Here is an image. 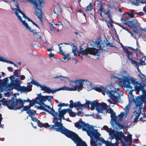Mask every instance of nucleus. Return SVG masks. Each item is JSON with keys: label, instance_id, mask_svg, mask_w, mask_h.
Masks as SVG:
<instances>
[{"label": "nucleus", "instance_id": "2f4dec72", "mask_svg": "<svg viewBox=\"0 0 146 146\" xmlns=\"http://www.w3.org/2000/svg\"><path fill=\"white\" fill-rule=\"evenodd\" d=\"M77 44L75 42H73L72 43H60V44H58V46H60V45H71V46H76V45Z\"/></svg>", "mask_w": 146, "mask_h": 146}, {"label": "nucleus", "instance_id": "c03bdc74", "mask_svg": "<svg viewBox=\"0 0 146 146\" xmlns=\"http://www.w3.org/2000/svg\"><path fill=\"white\" fill-rule=\"evenodd\" d=\"M110 10H108L107 11H106V13H104L105 14L107 15L108 16V17H110Z\"/></svg>", "mask_w": 146, "mask_h": 146}, {"label": "nucleus", "instance_id": "c9c22d12", "mask_svg": "<svg viewBox=\"0 0 146 146\" xmlns=\"http://www.w3.org/2000/svg\"><path fill=\"white\" fill-rule=\"evenodd\" d=\"M92 4L91 3H90L86 7V12H87L88 11H90L92 10Z\"/></svg>", "mask_w": 146, "mask_h": 146}, {"label": "nucleus", "instance_id": "774afa93", "mask_svg": "<svg viewBox=\"0 0 146 146\" xmlns=\"http://www.w3.org/2000/svg\"><path fill=\"white\" fill-rule=\"evenodd\" d=\"M74 33L76 35H79V33L76 32H74Z\"/></svg>", "mask_w": 146, "mask_h": 146}, {"label": "nucleus", "instance_id": "4c0bfd02", "mask_svg": "<svg viewBox=\"0 0 146 146\" xmlns=\"http://www.w3.org/2000/svg\"><path fill=\"white\" fill-rule=\"evenodd\" d=\"M14 74L15 76L18 77L19 76V75L21 74V73L18 70H16L15 71V72H14Z\"/></svg>", "mask_w": 146, "mask_h": 146}, {"label": "nucleus", "instance_id": "603ef678", "mask_svg": "<svg viewBox=\"0 0 146 146\" xmlns=\"http://www.w3.org/2000/svg\"><path fill=\"white\" fill-rule=\"evenodd\" d=\"M15 6L17 7V9H18L19 10V11H21L20 8L19 7V5L17 3L15 4Z\"/></svg>", "mask_w": 146, "mask_h": 146}, {"label": "nucleus", "instance_id": "864d4df0", "mask_svg": "<svg viewBox=\"0 0 146 146\" xmlns=\"http://www.w3.org/2000/svg\"><path fill=\"white\" fill-rule=\"evenodd\" d=\"M106 22L108 23L111 27L112 26V22L111 21H107Z\"/></svg>", "mask_w": 146, "mask_h": 146}, {"label": "nucleus", "instance_id": "aec40b11", "mask_svg": "<svg viewBox=\"0 0 146 146\" xmlns=\"http://www.w3.org/2000/svg\"><path fill=\"white\" fill-rule=\"evenodd\" d=\"M134 1H131L132 4L138 6L139 5V3H141L142 4H145V5L143 7V11L145 12L146 13V3L145 1H140L139 0H134Z\"/></svg>", "mask_w": 146, "mask_h": 146}, {"label": "nucleus", "instance_id": "338daca9", "mask_svg": "<svg viewBox=\"0 0 146 146\" xmlns=\"http://www.w3.org/2000/svg\"><path fill=\"white\" fill-rule=\"evenodd\" d=\"M143 30L146 32V28H144L143 29Z\"/></svg>", "mask_w": 146, "mask_h": 146}, {"label": "nucleus", "instance_id": "09e8293b", "mask_svg": "<svg viewBox=\"0 0 146 146\" xmlns=\"http://www.w3.org/2000/svg\"><path fill=\"white\" fill-rule=\"evenodd\" d=\"M50 30L52 31H56V30L54 27L53 26H51L50 27Z\"/></svg>", "mask_w": 146, "mask_h": 146}, {"label": "nucleus", "instance_id": "473e14b6", "mask_svg": "<svg viewBox=\"0 0 146 146\" xmlns=\"http://www.w3.org/2000/svg\"><path fill=\"white\" fill-rule=\"evenodd\" d=\"M68 113L69 114V115L72 117H75L76 115H77V113H74L73 111H72V109L70 108V110L69 111V112H68Z\"/></svg>", "mask_w": 146, "mask_h": 146}, {"label": "nucleus", "instance_id": "bb28decb", "mask_svg": "<svg viewBox=\"0 0 146 146\" xmlns=\"http://www.w3.org/2000/svg\"><path fill=\"white\" fill-rule=\"evenodd\" d=\"M52 125H49L47 123H42L40 122L38 126L40 127H44L45 128H46L47 127H49V126H51V128H52Z\"/></svg>", "mask_w": 146, "mask_h": 146}, {"label": "nucleus", "instance_id": "f3484780", "mask_svg": "<svg viewBox=\"0 0 146 146\" xmlns=\"http://www.w3.org/2000/svg\"><path fill=\"white\" fill-rule=\"evenodd\" d=\"M38 94H40L41 95H41V94H37V96L36 97L35 99L34 100H33V102H34V103H32L31 102H32V101L31 100H31V104H33V105H30V103L29 102H28L29 103V106H23V107H24V110H25V111H27V113H28V112L29 111V110H30V107L31 106H34V104H37V103H36L35 102V99L37 98L38 96ZM38 104V105H39L40 106H41L42 107V110H43V108H45V106H44L43 105V106H41V105H39V104Z\"/></svg>", "mask_w": 146, "mask_h": 146}, {"label": "nucleus", "instance_id": "c85d7f7f", "mask_svg": "<svg viewBox=\"0 0 146 146\" xmlns=\"http://www.w3.org/2000/svg\"><path fill=\"white\" fill-rule=\"evenodd\" d=\"M95 90L99 92H102L104 90H105V88L103 86H102L100 87H96L94 88Z\"/></svg>", "mask_w": 146, "mask_h": 146}, {"label": "nucleus", "instance_id": "69168bd1", "mask_svg": "<svg viewBox=\"0 0 146 146\" xmlns=\"http://www.w3.org/2000/svg\"><path fill=\"white\" fill-rule=\"evenodd\" d=\"M34 25L36 27H38V29H39V27H38V25L36 23Z\"/></svg>", "mask_w": 146, "mask_h": 146}, {"label": "nucleus", "instance_id": "49530a36", "mask_svg": "<svg viewBox=\"0 0 146 146\" xmlns=\"http://www.w3.org/2000/svg\"><path fill=\"white\" fill-rule=\"evenodd\" d=\"M131 28H132L133 31L134 32H135V33H137V28L136 27H135L134 26V25L133 26V27H131Z\"/></svg>", "mask_w": 146, "mask_h": 146}, {"label": "nucleus", "instance_id": "a211bd4d", "mask_svg": "<svg viewBox=\"0 0 146 146\" xmlns=\"http://www.w3.org/2000/svg\"><path fill=\"white\" fill-rule=\"evenodd\" d=\"M129 97H130L131 98V99H129V104L126 106V107H125V114L127 115V113H128L129 112V108L130 106V104L129 102L131 101L132 100H134L133 98V96L132 95L131 93V92H129Z\"/></svg>", "mask_w": 146, "mask_h": 146}, {"label": "nucleus", "instance_id": "9b49d317", "mask_svg": "<svg viewBox=\"0 0 146 146\" xmlns=\"http://www.w3.org/2000/svg\"><path fill=\"white\" fill-rule=\"evenodd\" d=\"M78 91L82 90L84 88H86L88 91H90L93 88L92 83L87 80L78 78L77 82Z\"/></svg>", "mask_w": 146, "mask_h": 146}, {"label": "nucleus", "instance_id": "5701e85b", "mask_svg": "<svg viewBox=\"0 0 146 146\" xmlns=\"http://www.w3.org/2000/svg\"><path fill=\"white\" fill-rule=\"evenodd\" d=\"M64 54H62L64 56V57L63 60L62 61L64 62H67L70 59V58L68 57L70 55L68 53H64Z\"/></svg>", "mask_w": 146, "mask_h": 146}, {"label": "nucleus", "instance_id": "4d7b16f0", "mask_svg": "<svg viewBox=\"0 0 146 146\" xmlns=\"http://www.w3.org/2000/svg\"><path fill=\"white\" fill-rule=\"evenodd\" d=\"M7 69L9 71L11 72L13 70L12 68L10 67H8Z\"/></svg>", "mask_w": 146, "mask_h": 146}, {"label": "nucleus", "instance_id": "393cba45", "mask_svg": "<svg viewBox=\"0 0 146 146\" xmlns=\"http://www.w3.org/2000/svg\"><path fill=\"white\" fill-rule=\"evenodd\" d=\"M99 50H101L102 52H107L108 51V48L110 46H98Z\"/></svg>", "mask_w": 146, "mask_h": 146}, {"label": "nucleus", "instance_id": "0e129e2a", "mask_svg": "<svg viewBox=\"0 0 146 146\" xmlns=\"http://www.w3.org/2000/svg\"><path fill=\"white\" fill-rule=\"evenodd\" d=\"M118 11L119 12H121V9L119 8H118Z\"/></svg>", "mask_w": 146, "mask_h": 146}, {"label": "nucleus", "instance_id": "72a5a7b5", "mask_svg": "<svg viewBox=\"0 0 146 146\" xmlns=\"http://www.w3.org/2000/svg\"><path fill=\"white\" fill-rule=\"evenodd\" d=\"M31 120L33 121L36 122L37 123L38 125V126L39 124L40 123V121L39 120H38V119H37L36 117H34V116L33 117L31 116Z\"/></svg>", "mask_w": 146, "mask_h": 146}, {"label": "nucleus", "instance_id": "3c124183", "mask_svg": "<svg viewBox=\"0 0 146 146\" xmlns=\"http://www.w3.org/2000/svg\"><path fill=\"white\" fill-rule=\"evenodd\" d=\"M61 76V75L53 77V78L54 79H59L60 80Z\"/></svg>", "mask_w": 146, "mask_h": 146}, {"label": "nucleus", "instance_id": "a878e982", "mask_svg": "<svg viewBox=\"0 0 146 146\" xmlns=\"http://www.w3.org/2000/svg\"><path fill=\"white\" fill-rule=\"evenodd\" d=\"M0 61L5 62L7 63H10L11 64H13L15 65V66H16L15 63L11 61H10L8 60H6L5 58L0 56Z\"/></svg>", "mask_w": 146, "mask_h": 146}, {"label": "nucleus", "instance_id": "9d476101", "mask_svg": "<svg viewBox=\"0 0 146 146\" xmlns=\"http://www.w3.org/2000/svg\"><path fill=\"white\" fill-rule=\"evenodd\" d=\"M81 48V52L83 55L87 56L88 54H90L94 56V60H97L99 57L100 51L98 46H96V48H89L88 46H82Z\"/></svg>", "mask_w": 146, "mask_h": 146}, {"label": "nucleus", "instance_id": "c756f323", "mask_svg": "<svg viewBox=\"0 0 146 146\" xmlns=\"http://www.w3.org/2000/svg\"><path fill=\"white\" fill-rule=\"evenodd\" d=\"M126 114H125V112H121L120 114L118 115L119 119L120 121H121L124 117H125L126 115Z\"/></svg>", "mask_w": 146, "mask_h": 146}, {"label": "nucleus", "instance_id": "6ab92c4d", "mask_svg": "<svg viewBox=\"0 0 146 146\" xmlns=\"http://www.w3.org/2000/svg\"><path fill=\"white\" fill-rule=\"evenodd\" d=\"M82 47V46H81L80 48V51L79 52V49L76 47V46H73L72 50V52L73 53L74 55L79 56L80 54H83L81 52V48Z\"/></svg>", "mask_w": 146, "mask_h": 146}, {"label": "nucleus", "instance_id": "6e6d98bb", "mask_svg": "<svg viewBox=\"0 0 146 146\" xmlns=\"http://www.w3.org/2000/svg\"><path fill=\"white\" fill-rule=\"evenodd\" d=\"M108 102L110 103V106L111 107H113L114 106V104L113 103H111V101L110 100H108Z\"/></svg>", "mask_w": 146, "mask_h": 146}, {"label": "nucleus", "instance_id": "5fc2aeb1", "mask_svg": "<svg viewBox=\"0 0 146 146\" xmlns=\"http://www.w3.org/2000/svg\"><path fill=\"white\" fill-rule=\"evenodd\" d=\"M138 14L139 15H140V16H143V15H144V13L142 12H139L138 13Z\"/></svg>", "mask_w": 146, "mask_h": 146}, {"label": "nucleus", "instance_id": "dca6fc26", "mask_svg": "<svg viewBox=\"0 0 146 146\" xmlns=\"http://www.w3.org/2000/svg\"><path fill=\"white\" fill-rule=\"evenodd\" d=\"M23 25L25 26L26 29L29 30V31L31 32H32L33 33V35L35 36H36L37 38H41V36L38 34L35 30H33L29 26L27 23H26Z\"/></svg>", "mask_w": 146, "mask_h": 146}, {"label": "nucleus", "instance_id": "ddd939ff", "mask_svg": "<svg viewBox=\"0 0 146 146\" xmlns=\"http://www.w3.org/2000/svg\"><path fill=\"white\" fill-rule=\"evenodd\" d=\"M102 41V38L101 37H100L95 41H91L90 42H89L88 45H90V46H100V44L102 45L105 44L106 46H113L112 44L108 41L106 38H105L102 44H101Z\"/></svg>", "mask_w": 146, "mask_h": 146}, {"label": "nucleus", "instance_id": "58836bf2", "mask_svg": "<svg viewBox=\"0 0 146 146\" xmlns=\"http://www.w3.org/2000/svg\"><path fill=\"white\" fill-rule=\"evenodd\" d=\"M119 26L121 27L123 29H125V30H126L128 33H129L131 35V36L132 37H134L133 35V33H131L127 29L125 28L124 27H123L122 25H120Z\"/></svg>", "mask_w": 146, "mask_h": 146}, {"label": "nucleus", "instance_id": "f8f14e48", "mask_svg": "<svg viewBox=\"0 0 146 146\" xmlns=\"http://www.w3.org/2000/svg\"><path fill=\"white\" fill-rule=\"evenodd\" d=\"M70 135L69 137H67L71 139L76 144L77 146H87L85 142L82 141L76 133H73Z\"/></svg>", "mask_w": 146, "mask_h": 146}, {"label": "nucleus", "instance_id": "20e7f679", "mask_svg": "<svg viewBox=\"0 0 146 146\" xmlns=\"http://www.w3.org/2000/svg\"><path fill=\"white\" fill-rule=\"evenodd\" d=\"M139 82L142 85L140 89L139 90H131L130 91V92L131 93L132 91H135L136 94H138L139 91L141 90L143 94V95H142L141 97L137 96L134 100L135 105L134 107V109L135 110L133 112L131 118V119L133 120V121L135 122L138 120L141 113V110L143 107V102H145L146 103V91L143 88L144 84L141 82Z\"/></svg>", "mask_w": 146, "mask_h": 146}, {"label": "nucleus", "instance_id": "8fccbe9b", "mask_svg": "<svg viewBox=\"0 0 146 146\" xmlns=\"http://www.w3.org/2000/svg\"><path fill=\"white\" fill-rule=\"evenodd\" d=\"M20 79L21 80H23L25 78V76L23 75H22L20 76Z\"/></svg>", "mask_w": 146, "mask_h": 146}, {"label": "nucleus", "instance_id": "de8ad7c7", "mask_svg": "<svg viewBox=\"0 0 146 146\" xmlns=\"http://www.w3.org/2000/svg\"><path fill=\"white\" fill-rule=\"evenodd\" d=\"M57 24L58 25H61V26L60 27V28L61 29V30H62L63 27V25L62 23L58 21V24Z\"/></svg>", "mask_w": 146, "mask_h": 146}, {"label": "nucleus", "instance_id": "1a4fd4ad", "mask_svg": "<svg viewBox=\"0 0 146 146\" xmlns=\"http://www.w3.org/2000/svg\"><path fill=\"white\" fill-rule=\"evenodd\" d=\"M109 87L110 89H112L113 88L114 90L111 91H106V94L115 101L119 102H121L122 101L121 100L120 97L121 94L119 93V92H117L119 90V84L116 83H111V84L109 86Z\"/></svg>", "mask_w": 146, "mask_h": 146}, {"label": "nucleus", "instance_id": "b1692460", "mask_svg": "<svg viewBox=\"0 0 146 146\" xmlns=\"http://www.w3.org/2000/svg\"><path fill=\"white\" fill-rule=\"evenodd\" d=\"M124 23L125 24L127 25L130 28L133 27L134 25L132 21L128 20L125 21Z\"/></svg>", "mask_w": 146, "mask_h": 146}, {"label": "nucleus", "instance_id": "39448f33", "mask_svg": "<svg viewBox=\"0 0 146 146\" xmlns=\"http://www.w3.org/2000/svg\"><path fill=\"white\" fill-rule=\"evenodd\" d=\"M118 75L119 82L123 83L126 88L133 90H138L140 89L141 84L132 77L127 75L126 71L123 69H121Z\"/></svg>", "mask_w": 146, "mask_h": 146}, {"label": "nucleus", "instance_id": "a19ab883", "mask_svg": "<svg viewBox=\"0 0 146 146\" xmlns=\"http://www.w3.org/2000/svg\"><path fill=\"white\" fill-rule=\"evenodd\" d=\"M6 100L5 99L3 98L2 100H0V105L1 104V103L3 104H4L6 103Z\"/></svg>", "mask_w": 146, "mask_h": 146}, {"label": "nucleus", "instance_id": "052dcab7", "mask_svg": "<svg viewBox=\"0 0 146 146\" xmlns=\"http://www.w3.org/2000/svg\"><path fill=\"white\" fill-rule=\"evenodd\" d=\"M31 124L33 126V127H34V128L35 129H36V126H34L33 125V123H31Z\"/></svg>", "mask_w": 146, "mask_h": 146}, {"label": "nucleus", "instance_id": "2eb2a0df", "mask_svg": "<svg viewBox=\"0 0 146 146\" xmlns=\"http://www.w3.org/2000/svg\"><path fill=\"white\" fill-rule=\"evenodd\" d=\"M78 78H76L74 80H70L69 78L64 76H61L60 80L63 81L64 82L67 83V82H69V84L70 86H72V83L76 84Z\"/></svg>", "mask_w": 146, "mask_h": 146}, {"label": "nucleus", "instance_id": "0eeeda50", "mask_svg": "<svg viewBox=\"0 0 146 146\" xmlns=\"http://www.w3.org/2000/svg\"><path fill=\"white\" fill-rule=\"evenodd\" d=\"M31 83L36 85L38 87H39L40 88L41 90L44 91V93L46 92L48 94L50 93L54 94L57 91L61 90L69 91H78L77 84H76L74 86H73L72 84V86H71V88L67 87L66 86H64L59 88L56 90H52L45 86L41 85L38 82L34 80H31Z\"/></svg>", "mask_w": 146, "mask_h": 146}, {"label": "nucleus", "instance_id": "79ce46f5", "mask_svg": "<svg viewBox=\"0 0 146 146\" xmlns=\"http://www.w3.org/2000/svg\"><path fill=\"white\" fill-rule=\"evenodd\" d=\"M99 11H100L101 13H104V8L102 6H101L100 7V8L99 9Z\"/></svg>", "mask_w": 146, "mask_h": 146}, {"label": "nucleus", "instance_id": "f704fd0d", "mask_svg": "<svg viewBox=\"0 0 146 146\" xmlns=\"http://www.w3.org/2000/svg\"><path fill=\"white\" fill-rule=\"evenodd\" d=\"M141 65H145L146 64V56L143 57L140 61Z\"/></svg>", "mask_w": 146, "mask_h": 146}, {"label": "nucleus", "instance_id": "e433bc0d", "mask_svg": "<svg viewBox=\"0 0 146 146\" xmlns=\"http://www.w3.org/2000/svg\"><path fill=\"white\" fill-rule=\"evenodd\" d=\"M68 104H66L64 103L59 104L58 105V106L60 107V108L63 106H69Z\"/></svg>", "mask_w": 146, "mask_h": 146}, {"label": "nucleus", "instance_id": "cd10ccee", "mask_svg": "<svg viewBox=\"0 0 146 146\" xmlns=\"http://www.w3.org/2000/svg\"><path fill=\"white\" fill-rule=\"evenodd\" d=\"M46 48L48 50V51L51 52L53 51H57V49L56 48L54 47L53 46H48Z\"/></svg>", "mask_w": 146, "mask_h": 146}, {"label": "nucleus", "instance_id": "f257e3e1", "mask_svg": "<svg viewBox=\"0 0 146 146\" xmlns=\"http://www.w3.org/2000/svg\"><path fill=\"white\" fill-rule=\"evenodd\" d=\"M70 107L71 108L74 107L77 110L80 109L82 110L83 109L88 108L93 110H95L98 113L96 115V117L94 115H93L94 118L98 119H102V115L100 113H107L108 112L111 114V118L110 123L113 128L116 130H119L123 128V127L121 125L120 123L116 122V116L115 113L109 107V109L107 108V104L104 103H99L96 101H91L86 100L85 103L84 104H81L79 103L73 102L72 100L70 101Z\"/></svg>", "mask_w": 146, "mask_h": 146}, {"label": "nucleus", "instance_id": "7ed1b4c3", "mask_svg": "<svg viewBox=\"0 0 146 146\" xmlns=\"http://www.w3.org/2000/svg\"><path fill=\"white\" fill-rule=\"evenodd\" d=\"M11 80V84H9V79L6 78L4 79L3 82L0 80V90L2 91H9L15 88L21 93H27L32 90L31 87H27L21 86L18 84L19 81L14 76L9 77Z\"/></svg>", "mask_w": 146, "mask_h": 146}, {"label": "nucleus", "instance_id": "13d9d810", "mask_svg": "<svg viewBox=\"0 0 146 146\" xmlns=\"http://www.w3.org/2000/svg\"><path fill=\"white\" fill-rule=\"evenodd\" d=\"M58 8L59 9V10H58L57 11V13H58V12H59L60 11V9H61L60 6L59 5H58Z\"/></svg>", "mask_w": 146, "mask_h": 146}, {"label": "nucleus", "instance_id": "bf43d9fd", "mask_svg": "<svg viewBox=\"0 0 146 146\" xmlns=\"http://www.w3.org/2000/svg\"><path fill=\"white\" fill-rule=\"evenodd\" d=\"M3 118L2 117V115L0 114V124L1 123V121L2 120Z\"/></svg>", "mask_w": 146, "mask_h": 146}, {"label": "nucleus", "instance_id": "412c9836", "mask_svg": "<svg viewBox=\"0 0 146 146\" xmlns=\"http://www.w3.org/2000/svg\"><path fill=\"white\" fill-rule=\"evenodd\" d=\"M11 7L12 9L15 11L16 15L17 17L21 21L23 25H24V24L26 23V21H23L22 19V18L19 15V13L20 11H19V10L18 9L14 8L12 7L11 6Z\"/></svg>", "mask_w": 146, "mask_h": 146}, {"label": "nucleus", "instance_id": "4be33fe9", "mask_svg": "<svg viewBox=\"0 0 146 146\" xmlns=\"http://www.w3.org/2000/svg\"><path fill=\"white\" fill-rule=\"evenodd\" d=\"M56 49L57 50L59 49V52H58L62 54H64V53H66L67 49L65 46H58Z\"/></svg>", "mask_w": 146, "mask_h": 146}, {"label": "nucleus", "instance_id": "e2e57ef3", "mask_svg": "<svg viewBox=\"0 0 146 146\" xmlns=\"http://www.w3.org/2000/svg\"><path fill=\"white\" fill-rule=\"evenodd\" d=\"M27 19L29 21H31V22H32V21H33L31 19H30L29 18H28V17H27Z\"/></svg>", "mask_w": 146, "mask_h": 146}, {"label": "nucleus", "instance_id": "4468645a", "mask_svg": "<svg viewBox=\"0 0 146 146\" xmlns=\"http://www.w3.org/2000/svg\"><path fill=\"white\" fill-rule=\"evenodd\" d=\"M122 48L124 50L127 54V57L128 58L131 60V62L134 66H139L140 64L139 63H138L135 60L132 59V57L131 56V53L129 51V50L131 49L129 47H127V48H126L125 46H122Z\"/></svg>", "mask_w": 146, "mask_h": 146}, {"label": "nucleus", "instance_id": "ea45409f", "mask_svg": "<svg viewBox=\"0 0 146 146\" xmlns=\"http://www.w3.org/2000/svg\"><path fill=\"white\" fill-rule=\"evenodd\" d=\"M142 76H141V77L142 79V81L143 82H146V76L144 75L141 74Z\"/></svg>", "mask_w": 146, "mask_h": 146}, {"label": "nucleus", "instance_id": "6e6552de", "mask_svg": "<svg viewBox=\"0 0 146 146\" xmlns=\"http://www.w3.org/2000/svg\"><path fill=\"white\" fill-rule=\"evenodd\" d=\"M27 102H29L31 105H33L31 103L30 100L29 98H27L26 100H22L20 98L13 99L9 101H6V104L9 109L16 110L20 109L23 106L24 103Z\"/></svg>", "mask_w": 146, "mask_h": 146}, {"label": "nucleus", "instance_id": "a18cd8bd", "mask_svg": "<svg viewBox=\"0 0 146 146\" xmlns=\"http://www.w3.org/2000/svg\"><path fill=\"white\" fill-rule=\"evenodd\" d=\"M54 54L53 53H52L51 52H50V53L49 54V56L50 58V59H52V57L54 56Z\"/></svg>", "mask_w": 146, "mask_h": 146}, {"label": "nucleus", "instance_id": "423d86ee", "mask_svg": "<svg viewBox=\"0 0 146 146\" xmlns=\"http://www.w3.org/2000/svg\"><path fill=\"white\" fill-rule=\"evenodd\" d=\"M103 128L108 133L110 136L112 137L111 139L115 138L116 141L117 140H120L121 142L123 143L128 142H132V135L128 132H126L125 133L127 135V137H126L122 132H115L111 129L109 128L107 126H104Z\"/></svg>", "mask_w": 146, "mask_h": 146}, {"label": "nucleus", "instance_id": "680f3d73", "mask_svg": "<svg viewBox=\"0 0 146 146\" xmlns=\"http://www.w3.org/2000/svg\"><path fill=\"white\" fill-rule=\"evenodd\" d=\"M31 124L33 126V127H34V128L35 129H36V126H34L33 125V123H31Z\"/></svg>", "mask_w": 146, "mask_h": 146}, {"label": "nucleus", "instance_id": "7c9ffc66", "mask_svg": "<svg viewBox=\"0 0 146 146\" xmlns=\"http://www.w3.org/2000/svg\"><path fill=\"white\" fill-rule=\"evenodd\" d=\"M36 113V111L34 110H30L27 113L29 114V115L31 117V116H34L35 115Z\"/></svg>", "mask_w": 146, "mask_h": 146}, {"label": "nucleus", "instance_id": "37998d69", "mask_svg": "<svg viewBox=\"0 0 146 146\" xmlns=\"http://www.w3.org/2000/svg\"><path fill=\"white\" fill-rule=\"evenodd\" d=\"M19 13L22 15L23 17L24 18H25L26 19H27V17L26 16L24 13H23L21 11H20Z\"/></svg>", "mask_w": 146, "mask_h": 146}, {"label": "nucleus", "instance_id": "f03ea898", "mask_svg": "<svg viewBox=\"0 0 146 146\" xmlns=\"http://www.w3.org/2000/svg\"><path fill=\"white\" fill-rule=\"evenodd\" d=\"M52 96H43L40 94L38 95V96L35 100L36 103L39 104L41 106H44L48 110L45 108H43V110H45L48 112L54 117L53 120V122L54 124L52 126V129L55 130L57 131H59L64 134L67 137H69L70 134H71L73 132L70 131L65 128L62 126V124L61 123L62 118L65 119L64 115L67 112H69L70 108L64 109L61 110V108L58 109L59 113L55 112L53 108H51L50 106L46 105L44 102L47 100L50 102L51 104V99L53 98Z\"/></svg>", "mask_w": 146, "mask_h": 146}]
</instances>
